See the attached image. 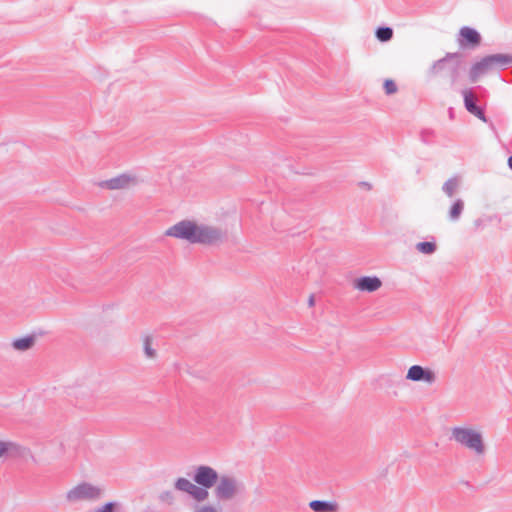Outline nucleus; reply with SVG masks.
<instances>
[{
  "instance_id": "nucleus-27",
  "label": "nucleus",
  "mask_w": 512,
  "mask_h": 512,
  "mask_svg": "<svg viewBox=\"0 0 512 512\" xmlns=\"http://www.w3.org/2000/svg\"><path fill=\"white\" fill-rule=\"evenodd\" d=\"M472 115L476 116L478 119H480L481 121L485 122V123H488L489 124V127L495 131V126L493 124V122L489 121L485 115V112H484V109L481 108V107H478V109L472 113Z\"/></svg>"
},
{
  "instance_id": "nucleus-23",
  "label": "nucleus",
  "mask_w": 512,
  "mask_h": 512,
  "mask_svg": "<svg viewBox=\"0 0 512 512\" xmlns=\"http://www.w3.org/2000/svg\"><path fill=\"white\" fill-rule=\"evenodd\" d=\"M416 249L423 254L430 255L436 251L437 246L435 242L423 241L417 243Z\"/></svg>"
},
{
  "instance_id": "nucleus-2",
  "label": "nucleus",
  "mask_w": 512,
  "mask_h": 512,
  "mask_svg": "<svg viewBox=\"0 0 512 512\" xmlns=\"http://www.w3.org/2000/svg\"><path fill=\"white\" fill-rule=\"evenodd\" d=\"M460 54L447 53L443 58L435 61L429 69V74L432 76L444 75L450 80L451 85H454L460 77Z\"/></svg>"
},
{
  "instance_id": "nucleus-28",
  "label": "nucleus",
  "mask_w": 512,
  "mask_h": 512,
  "mask_svg": "<svg viewBox=\"0 0 512 512\" xmlns=\"http://www.w3.org/2000/svg\"><path fill=\"white\" fill-rule=\"evenodd\" d=\"M117 506H118L117 502H114V501L106 502L104 505L95 509L94 512H115V509Z\"/></svg>"
},
{
  "instance_id": "nucleus-12",
  "label": "nucleus",
  "mask_w": 512,
  "mask_h": 512,
  "mask_svg": "<svg viewBox=\"0 0 512 512\" xmlns=\"http://www.w3.org/2000/svg\"><path fill=\"white\" fill-rule=\"evenodd\" d=\"M382 286V281L377 276H361L354 282V288L363 292H374Z\"/></svg>"
},
{
  "instance_id": "nucleus-31",
  "label": "nucleus",
  "mask_w": 512,
  "mask_h": 512,
  "mask_svg": "<svg viewBox=\"0 0 512 512\" xmlns=\"http://www.w3.org/2000/svg\"><path fill=\"white\" fill-rule=\"evenodd\" d=\"M308 304H309V306H313L314 305V296L313 295H310L309 300H308Z\"/></svg>"
},
{
  "instance_id": "nucleus-8",
  "label": "nucleus",
  "mask_w": 512,
  "mask_h": 512,
  "mask_svg": "<svg viewBox=\"0 0 512 512\" xmlns=\"http://www.w3.org/2000/svg\"><path fill=\"white\" fill-rule=\"evenodd\" d=\"M139 183L138 178L130 173H122L111 179L102 181L100 187L109 190L127 189L136 186Z\"/></svg>"
},
{
  "instance_id": "nucleus-30",
  "label": "nucleus",
  "mask_w": 512,
  "mask_h": 512,
  "mask_svg": "<svg viewBox=\"0 0 512 512\" xmlns=\"http://www.w3.org/2000/svg\"><path fill=\"white\" fill-rule=\"evenodd\" d=\"M434 132L432 130H423L420 134L421 141L425 144L432 143Z\"/></svg>"
},
{
  "instance_id": "nucleus-14",
  "label": "nucleus",
  "mask_w": 512,
  "mask_h": 512,
  "mask_svg": "<svg viewBox=\"0 0 512 512\" xmlns=\"http://www.w3.org/2000/svg\"><path fill=\"white\" fill-rule=\"evenodd\" d=\"M489 56V61L492 64L493 69H506L509 65L512 64V55L511 54H491Z\"/></svg>"
},
{
  "instance_id": "nucleus-29",
  "label": "nucleus",
  "mask_w": 512,
  "mask_h": 512,
  "mask_svg": "<svg viewBox=\"0 0 512 512\" xmlns=\"http://www.w3.org/2000/svg\"><path fill=\"white\" fill-rule=\"evenodd\" d=\"M384 90L386 94L391 95L397 91V85L393 80L386 79L384 81Z\"/></svg>"
},
{
  "instance_id": "nucleus-21",
  "label": "nucleus",
  "mask_w": 512,
  "mask_h": 512,
  "mask_svg": "<svg viewBox=\"0 0 512 512\" xmlns=\"http://www.w3.org/2000/svg\"><path fill=\"white\" fill-rule=\"evenodd\" d=\"M194 485L195 484H193L190 480H188L184 477L177 478L174 483V487L176 490L185 492L189 495L191 494V491H192Z\"/></svg>"
},
{
  "instance_id": "nucleus-18",
  "label": "nucleus",
  "mask_w": 512,
  "mask_h": 512,
  "mask_svg": "<svg viewBox=\"0 0 512 512\" xmlns=\"http://www.w3.org/2000/svg\"><path fill=\"white\" fill-rule=\"evenodd\" d=\"M209 488H204L200 485L195 484L190 496L197 502L196 504H200V502L205 501L209 497Z\"/></svg>"
},
{
  "instance_id": "nucleus-22",
  "label": "nucleus",
  "mask_w": 512,
  "mask_h": 512,
  "mask_svg": "<svg viewBox=\"0 0 512 512\" xmlns=\"http://www.w3.org/2000/svg\"><path fill=\"white\" fill-rule=\"evenodd\" d=\"M375 34L379 41L387 42L393 37V29L388 26L378 27Z\"/></svg>"
},
{
  "instance_id": "nucleus-16",
  "label": "nucleus",
  "mask_w": 512,
  "mask_h": 512,
  "mask_svg": "<svg viewBox=\"0 0 512 512\" xmlns=\"http://www.w3.org/2000/svg\"><path fill=\"white\" fill-rule=\"evenodd\" d=\"M35 343V336L27 335L22 338L14 339L12 341V347L18 351H26L32 348Z\"/></svg>"
},
{
  "instance_id": "nucleus-9",
  "label": "nucleus",
  "mask_w": 512,
  "mask_h": 512,
  "mask_svg": "<svg viewBox=\"0 0 512 512\" xmlns=\"http://www.w3.org/2000/svg\"><path fill=\"white\" fill-rule=\"evenodd\" d=\"M406 379L414 382H426L432 384L436 380L435 373L429 368L420 365H412L407 372Z\"/></svg>"
},
{
  "instance_id": "nucleus-3",
  "label": "nucleus",
  "mask_w": 512,
  "mask_h": 512,
  "mask_svg": "<svg viewBox=\"0 0 512 512\" xmlns=\"http://www.w3.org/2000/svg\"><path fill=\"white\" fill-rule=\"evenodd\" d=\"M245 485L233 475H221L218 478L213 494L218 502H228L243 494Z\"/></svg>"
},
{
  "instance_id": "nucleus-32",
  "label": "nucleus",
  "mask_w": 512,
  "mask_h": 512,
  "mask_svg": "<svg viewBox=\"0 0 512 512\" xmlns=\"http://www.w3.org/2000/svg\"><path fill=\"white\" fill-rule=\"evenodd\" d=\"M508 166L512 170V155L508 158Z\"/></svg>"
},
{
  "instance_id": "nucleus-5",
  "label": "nucleus",
  "mask_w": 512,
  "mask_h": 512,
  "mask_svg": "<svg viewBox=\"0 0 512 512\" xmlns=\"http://www.w3.org/2000/svg\"><path fill=\"white\" fill-rule=\"evenodd\" d=\"M198 225L199 224L192 220H181L170 226L165 231V235L176 239L186 240L191 244H196Z\"/></svg>"
},
{
  "instance_id": "nucleus-24",
  "label": "nucleus",
  "mask_w": 512,
  "mask_h": 512,
  "mask_svg": "<svg viewBox=\"0 0 512 512\" xmlns=\"http://www.w3.org/2000/svg\"><path fill=\"white\" fill-rule=\"evenodd\" d=\"M143 349L147 358L153 359L156 357V350L152 347V338L150 336L144 337Z\"/></svg>"
},
{
  "instance_id": "nucleus-19",
  "label": "nucleus",
  "mask_w": 512,
  "mask_h": 512,
  "mask_svg": "<svg viewBox=\"0 0 512 512\" xmlns=\"http://www.w3.org/2000/svg\"><path fill=\"white\" fill-rule=\"evenodd\" d=\"M459 188V179L458 177L449 178L442 186L443 192L450 198H452Z\"/></svg>"
},
{
  "instance_id": "nucleus-7",
  "label": "nucleus",
  "mask_w": 512,
  "mask_h": 512,
  "mask_svg": "<svg viewBox=\"0 0 512 512\" xmlns=\"http://www.w3.org/2000/svg\"><path fill=\"white\" fill-rule=\"evenodd\" d=\"M218 478V472L211 466L199 465L194 469L193 481L204 488L214 487Z\"/></svg>"
},
{
  "instance_id": "nucleus-15",
  "label": "nucleus",
  "mask_w": 512,
  "mask_h": 512,
  "mask_svg": "<svg viewBox=\"0 0 512 512\" xmlns=\"http://www.w3.org/2000/svg\"><path fill=\"white\" fill-rule=\"evenodd\" d=\"M22 447L11 441H0V458L21 454Z\"/></svg>"
},
{
  "instance_id": "nucleus-1",
  "label": "nucleus",
  "mask_w": 512,
  "mask_h": 512,
  "mask_svg": "<svg viewBox=\"0 0 512 512\" xmlns=\"http://www.w3.org/2000/svg\"><path fill=\"white\" fill-rule=\"evenodd\" d=\"M451 439L478 456L485 454V443L479 431L469 427L455 426L451 429Z\"/></svg>"
},
{
  "instance_id": "nucleus-4",
  "label": "nucleus",
  "mask_w": 512,
  "mask_h": 512,
  "mask_svg": "<svg viewBox=\"0 0 512 512\" xmlns=\"http://www.w3.org/2000/svg\"><path fill=\"white\" fill-rule=\"evenodd\" d=\"M103 489L89 482H81L66 493V500L74 503L82 500L95 501L102 497Z\"/></svg>"
},
{
  "instance_id": "nucleus-13",
  "label": "nucleus",
  "mask_w": 512,
  "mask_h": 512,
  "mask_svg": "<svg viewBox=\"0 0 512 512\" xmlns=\"http://www.w3.org/2000/svg\"><path fill=\"white\" fill-rule=\"evenodd\" d=\"M309 507L314 512H337L338 504L335 501L313 500L309 503Z\"/></svg>"
},
{
  "instance_id": "nucleus-6",
  "label": "nucleus",
  "mask_w": 512,
  "mask_h": 512,
  "mask_svg": "<svg viewBox=\"0 0 512 512\" xmlns=\"http://www.w3.org/2000/svg\"><path fill=\"white\" fill-rule=\"evenodd\" d=\"M227 239V232L222 228L200 224L198 225L196 244L219 245Z\"/></svg>"
},
{
  "instance_id": "nucleus-26",
  "label": "nucleus",
  "mask_w": 512,
  "mask_h": 512,
  "mask_svg": "<svg viewBox=\"0 0 512 512\" xmlns=\"http://www.w3.org/2000/svg\"><path fill=\"white\" fill-rule=\"evenodd\" d=\"M158 500L163 504L173 505L175 503V495L171 490H165L158 495Z\"/></svg>"
},
{
  "instance_id": "nucleus-25",
  "label": "nucleus",
  "mask_w": 512,
  "mask_h": 512,
  "mask_svg": "<svg viewBox=\"0 0 512 512\" xmlns=\"http://www.w3.org/2000/svg\"><path fill=\"white\" fill-rule=\"evenodd\" d=\"M193 512H221V507L207 504H194L192 507Z\"/></svg>"
},
{
  "instance_id": "nucleus-11",
  "label": "nucleus",
  "mask_w": 512,
  "mask_h": 512,
  "mask_svg": "<svg viewBox=\"0 0 512 512\" xmlns=\"http://www.w3.org/2000/svg\"><path fill=\"white\" fill-rule=\"evenodd\" d=\"M494 70L491 62L489 61V56H484L479 61L475 62L469 71V79L472 83H475L481 76L488 73L489 71Z\"/></svg>"
},
{
  "instance_id": "nucleus-17",
  "label": "nucleus",
  "mask_w": 512,
  "mask_h": 512,
  "mask_svg": "<svg viewBox=\"0 0 512 512\" xmlns=\"http://www.w3.org/2000/svg\"><path fill=\"white\" fill-rule=\"evenodd\" d=\"M464 98V106L469 113H473L478 109V105L476 104V97L473 95L471 90H463L462 92Z\"/></svg>"
},
{
  "instance_id": "nucleus-10",
  "label": "nucleus",
  "mask_w": 512,
  "mask_h": 512,
  "mask_svg": "<svg viewBox=\"0 0 512 512\" xmlns=\"http://www.w3.org/2000/svg\"><path fill=\"white\" fill-rule=\"evenodd\" d=\"M459 35H460V38H459L458 42L461 47H467V46L476 47L481 42L480 33L476 29L468 27V26L462 27L460 29Z\"/></svg>"
},
{
  "instance_id": "nucleus-20",
  "label": "nucleus",
  "mask_w": 512,
  "mask_h": 512,
  "mask_svg": "<svg viewBox=\"0 0 512 512\" xmlns=\"http://www.w3.org/2000/svg\"><path fill=\"white\" fill-rule=\"evenodd\" d=\"M464 210V202L462 199H457L449 210V219L451 221H458Z\"/></svg>"
}]
</instances>
